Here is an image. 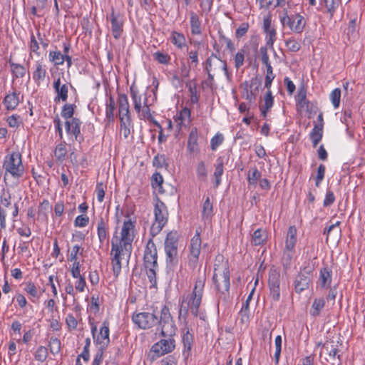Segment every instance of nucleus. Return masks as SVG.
I'll return each instance as SVG.
<instances>
[{"label":"nucleus","instance_id":"obj_1","mask_svg":"<svg viewBox=\"0 0 365 365\" xmlns=\"http://www.w3.org/2000/svg\"><path fill=\"white\" fill-rule=\"evenodd\" d=\"M133 323L141 329H148L156 325L160 329L163 336H172L175 334L176 327L170 314L169 308L164 305L160 310V316L153 311L150 312L134 313L132 316Z\"/></svg>","mask_w":365,"mask_h":365},{"label":"nucleus","instance_id":"obj_2","mask_svg":"<svg viewBox=\"0 0 365 365\" xmlns=\"http://www.w3.org/2000/svg\"><path fill=\"white\" fill-rule=\"evenodd\" d=\"M217 271H219V268L215 267L212 281L217 291V307L219 309L220 307L225 308L230 301V275L229 267L226 265L223 267L222 272L217 273Z\"/></svg>","mask_w":365,"mask_h":365},{"label":"nucleus","instance_id":"obj_3","mask_svg":"<svg viewBox=\"0 0 365 365\" xmlns=\"http://www.w3.org/2000/svg\"><path fill=\"white\" fill-rule=\"evenodd\" d=\"M178 234L176 231L168 233L165 240L166 263L169 267H175L178 263Z\"/></svg>","mask_w":365,"mask_h":365},{"label":"nucleus","instance_id":"obj_4","mask_svg":"<svg viewBox=\"0 0 365 365\" xmlns=\"http://www.w3.org/2000/svg\"><path fill=\"white\" fill-rule=\"evenodd\" d=\"M157 202L154 207L155 221L150 227V235L152 237L156 236L162 230L168 222V212L165 203L158 197Z\"/></svg>","mask_w":365,"mask_h":365},{"label":"nucleus","instance_id":"obj_5","mask_svg":"<svg viewBox=\"0 0 365 365\" xmlns=\"http://www.w3.org/2000/svg\"><path fill=\"white\" fill-rule=\"evenodd\" d=\"M3 168L6 173H9L15 178H21L24 173V168L22 164L21 155L19 152H13L7 155L3 163Z\"/></svg>","mask_w":365,"mask_h":365},{"label":"nucleus","instance_id":"obj_6","mask_svg":"<svg viewBox=\"0 0 365 365\" xmlns=\"http://www.w3.org/2000/svg\"><path fill=\"white\" fill-rule=\"evenodd\" d=\"M280 21L283 26H287L290 30L296 34H301L306 25L304 17L299 14L289 16L286 9L283 11V14L280 15Z\"/></svg>","mask_w":365,"mask_h":365},{"label":"nucleus","instance_id":"obj_7","mask_svg":"<svg viewBox=\"0 0 365 365\" xmlns=\"http://www.w3.org/2000/svg\"><path fill=\"white\" fill-rule=\"evenodd\" d=\"M118 237L115 236L111 240V255L114 252V255L111 259L113 266V272L115 277H118L121 270V258L122 256H127L128 259L130 258L132 252H126L124 248L118 246L117 242Z\"/></svg>","mask_w":365,"mask_h":365},{"label":"nucleus","instance_id":"obj_8","mask_svg":"<svg viewBox=\"0 0 365 365\" xmlns=\"http://www.w3.org/2000/svg\"><path fill=\"white\" fill-rule=\"evenodd\" d=\"M134 228L135 222H132L130 219L124 221L120 233L121 237L118 244L126 252H132V242L134 236L131 232H133Z\"/></svg>","mask_w":365,"mask_h":365},{"label":"nucleus","instance_id":"obj_9","mask_svg":"<svg viewBox=\"0 0 365 365\" xmlns=\"http://www.w3.org/2000/svg\"><path fill=\"white\" fill-rule=\"evenodd\" d=\"M268 287L269 297L274 302H279L280 299V273L274 267H272L269 272Z\"/></svg>","mask_w":365,"mask_h":365},{"label":"nucleus","instance_id":"obj_10","mask_svg":"<svg viewBox=\"0 0 365 365\" xmlns=\"http://www.w3.org/2000/svg\"><path fill=\"white\" fill-rule=\"evenodd\" d=\"M313 269L310 267H304L297 275L294 280V290L297 293L307 289L312 283Z\"/></svg>","mask_w":365,"mask_h":365},{"label":"nucleus","instance_id":"obj_11","mask_svg":"<svg viewBox=\"0 0 365 365\" xmlns=\"http://www.w3.org/2000/svg\"><path fill=\"white\" fill-rule=\"evenodd\" d=\"M201 242L200 232L197 230L195 235L190 240V258L188 262V265L192 269H195L197 265L201 250Z\"/></svg>","mask_w":365,"mask_h":365},{"label":"nucleus","instance_id":"obj_12","mask_svg":"<svg viewBox=\"0 0 365 365\" xmlns=\"http://www.w3.org/2000/svg\"><path fill=\"white\" fill-rule=\"evenodd\" d=\"M173 336H168L167 339H161L152 346L151 351L155 354V356L159 357L174 350L175 341Z\"/></svg>","mask_w":365,"mask_h":365},{"label":"nucleus","instance_id":"obj_13","mask_svg":"<svg viewBox=\"0 0 365 365\" xmlns=\"http://www.w3.org/2000/svg\"><path fill=\"white\" fill-rule=\"evenodd\" d=\"M93 339L96 344L99 346L97 352L101 353V351L102 353H104L110 342L109 322L108 321H104L102 323L99 334L95 336Z\"/></svg>","mask_w":365,"mask_h":365},{"label":"nucleus","instance_id":"obj_14","mask_svg":"<svg viewBox=\"0 0 365 365\" xmlns=\"http://www.w3.org/2000/svg\"><path fill=\"white\" fill-rule=\"evenodd\" d=\"M323 349L328 354L329 358L326 359L327 361H331L332 364H334L336 360L338 359V364H341L342 359L341 355L339 354V341H327L323 344Z\"/></svg>","mask_w":365,"mask_h":365},{"label":"nucleus","instance_id":"obj_15","mask_svg":"<svg viewBox=\"0 0 365 365\" xmlns=\"http://www.w3.org/2000/svg\"><path fill=\"white\" fill-rule=\"evenodd\" d=\"M118 115L120 122L121 118L123 120H128L130 121V111H129V103L128 97L124 93H119L118 97Z\"/></svg>","mask_w":365,"mask_h":365},{"label":"nucleus","instance_id":"obj_16","mask_svg":"<svg viewBox=\"0 0 365 365\" xmlns=\"http://www.w3.org/2000/svg\"><path fill=\"white\" fill-rule=\"evenodd\" d=\"M53 88L56 93L54 101L56 102L62 101H66L68 99V86L67 83L61 84V78H58L53 82Z\"/></svg>","mask_w":365,"mask_h":365},{"label":"nucleus","instance_id":"obj_17","mask_svg":"<svg viewBox=\"0 0 365 365\" xmlns=\"http://www.w3.org/2000/svg\"><path fill=\"white\" fill-rule=\"evenodd\" d=\"M110 22L113 36L115 39H118L123 32V21L119 15L112 12L110 14Z\"/></svg>","mask_w":365,"mask_h":365},{"label":"nucleus","instance_id":"obj_18","mask_svg":"<svg viewBox=\"0 0 365 365\" xmlns=\"http://www.w3.org/2000/svg\"><path fill=\"white\" fill-rule=\"evenodd\" d=\"M206 280L205 271L201 272L198 270V274L195 281V287L192 292V295H197L202 297L203 289Z\"/></svg>","mask_w":365,"mask_h":365},{"label":"nucleus","instance_id":"obj_19","mask_svg":"<svg viewBox=\"0 0 365 365\" xmlns=\"http://www.w3.org/2000/svg\"><path fill=\"white\" fill-rule=\"evenodd\" d=\"M182 340L184 346L182 354L185 358H188L193 344V336L190 333L188 329L186 332L183 334Z\"/></svg>","mask_w":365,"mask_h":365},{"label":"nucleus","instance_id":"obj_20","mask_svg":"<svg viewBox=\"0 0 365 365\" xmlns=\"http://www.w3.org/2000/svg\"><path fill=\"white\" fill-rule=\"evenodd\" d=\"M331 270L328 267H324L321 269L319 283L322 288L329 287L331 282Z\"/></svg>","mask_w":365,"mask_h":365},{"label":"nucleus","instance_id":"obj_21","mask_svg":"<svg viewBox=\"0 0 365 365\" xmlns=\"http://www.w3.org/2000/svg\"><path fill=\"white\" fill-rule=\"evenodd\" d=\"M19 95L16 92L8 94L4 99V103L7 110H14L19 103Z\"/></svg>","mask_w":365,"mask_h":365},{"label":"nucleus","instance_id":"obj_22","mask_svg":"<svg viewBox=\"0 0 365 365\" xmlns=\"http://www.w3.org/2000/svg\"><path fill=\"white\" fill-rule=\"evenodd\" d=\"M297 242V229L295 226H290L288 229L285 247L287 250H293Z\"/></svg>","mask_w":365,"mask_h":365},{"label":"nucleus","instance_id":"obj_23","mask_svg":"<svg viewBox=\"0 0 365 365\" xmlns=\"http://www.w3.org/2000/svg\"><path fill=\"white\" fill-rule=\"evenodd\" d=\"M197 129L194 127L191 129L187 140V150L190 153L197 150Z\"/></svg>","mask_w":365,"mask_h":365},{"label":"nucleus","instance_id":"obj_24","mask_svg":"<svg viewBox=\"0 0 365 365\" xmlns=\"http://www.w3.org/2000/svg\"><path fill=\"white\" fill-rule=\"evenodd\" d=\"M202 296L198 294L192 295L190 299L188 302V307L192 314L195 317H197L199 308L202 301Z\"/></svg>","mask_w":365,"mask_h":365},{"label":"nucleus","instance_id":"obj_25","mask_svg":"<svg viewBox=\"0 0 365 365\" xmlns=\"http://www.w3.org/2000/svg\"><path fill=\"white\" fill-rule=\"evenodd\" d=\"M115 110V102L114 98L110 96L106 103V117L108 123L113 122L115 120L114 111Z\"/></svg>","mask_w":365,"mask_h":365},{"label":"nucleus","instance_id":"obj_26","mask_svg":"<svg viewBox=\"0 0 365 365\" xmlns=\"http://www.w3.org/2000/svg\"><path fill=\"white\" fill-rule=\"evenodd\" d=\"M130 93L135 111L140 113L142 108L141 96L138 95V91L133 85L130 87Z\"/></svg>","mask_w":365,"mask_h":365},{"label":"nucleus","instance_id":"obj_27","mask_svg":"<svg viewBox=\"0 0 365 365\" xmlns=\"http://www.w3.org/2000/svg\"><path fill=\"white\" fill-rule=\"evenodd\" d=\"M213 215V206L210 202V197L207 196L203 203L202 210V219L204 221L210 220Z\"/></svg>","mask_w":365,"mask_h":365},{"label":"nucleus","instance_id":"obj_28","mask_svg":"<svg viewBox=\"0 0 365 365\" xmlns=\"http://www.w3.org/2000/svg\"><path fill=\"white\" fill-rule=\"evenodd\" d=\"M240 88L242 89V96L245 99L249 101L250 103L254 102L256 100L257 95L252 89L249 91L250 86L247 81H245L240 85Z\"/></svg>","mask_w":365,"mask_h":365},{"label":"nucleus","instance_id":"obj_29","mask_svg":"<svg viewBox=\"0 0 365 365\" xmlns=\"http://www.w3.org/2000/svg\"><path fill=\"white\" fill-rule=\"evenodd\" d=\"M36 70L33 73V79L37 84H39L41 81L45 79L46 71L41 62H36Z\"/></svg>","mask_w":365,"mask_h":365},{"label":"nucleus","instance_id":"obj_30","mask_svg":"<svg viewBox=\"0 0 365 365\" xmlns=\"http://www.w3.org/2000/svg\"><path fill=\"white\" fill-rule=\"evenodd\" d=\"M201 22L197 14L192 11L190 13V27L191 33L194 35H198L201 34L200 29Z\"/></svg>","mask_w":365,"mask_h":365},{"label":"nucleus","instance_id":"obj_31","mask_svg":"<svg viewBox=\"0 0 365 365\" xmlns=\"http://www.w3.org/2000/svg\"><path fill=\"white\" fill-rule=\"evenodd\" d=\"M324 305L325 300L324 298L314 299L310 309V314L313 317L319 316Z\"/></svg>","mask_w":365,"mask_h":365},{"label":"nucleus","instance_id":"obj_32","mask_svg":"<svg viewBox=\"0 0 365 365\" xmlns=\"http://www.w3.org/2000/svg\"><path fill=\"white\" fill-rule=\"evenodd\" d=\"M97 232L100 242L103 243L107 237L106 223L103 217H100L98 222Z\"/></svg>","mask_w":365,"mask_h":365},{"label":"nucleus","instance_id":"obj_33","mask_svg":"<svg viewBox=\"0 0 365 365\" xmlns=\"http://www.w3.org/2000/svg\"><path fill=\"white\" fill-rule=\"evenodd\" d=\"M297 105L301 108H304L306 106L307 110L309 111V102L307 100V92L304 88H299L298 91V93L297 96Z\"/></svg>","mask_w":365,"mask_h":365},{"label":"nucleus","instance_id":"obj_34","mask_svg":"<svg viewBox=\"0 0 365 365\" xmlns=\"http://www.w3.org/2000/svg\"><path fill=\"white\" fill-rule=\"evenodd\" d=\"M323 137V130L321 127H314L309 134V138L312 141L313 147L316 148L318 143L322 140Z\"/></svg>","mask_w":365,"mask_h":365},{"label":"nucleus","instance_id":"obj_35","mask_svg":"<svg viewBox=\"0 0 365 365\" xmlns=\"http://www.w3.org/2000/svg\"><path fill=\"white\" fill-rule=\"evenodd\" d=\"M63 57L60 51H50L48 54V59L54 66L63 65Z\"/></svg>","mask_w":365,"mask_h":365},{"label":"nucleus","instance_id":"obj_36","mask_svg":"<svg viewBox=\"0 0 365 365\" xmlns=\"http://www.w3.org/2000/svg\"><path fill=\"white\" fill-rule=\"evenodd\" d=\"M163 182V178L159 173H155L151 178V185L153 188L158 189L160 193H163L162 184Z\"/></svg>","mask_w":365,"mask_h":365},{"label":"nucleus","instance_id":"obj_37","mask_svg":"<svg viewBox=\"0 0 365 365\" xmlns=\"http://www.w3.org/2000/svg\"><path fill=\"white\" fill-rule=\"evenodd\" d=\"M262 174L256 167L250 170L247 173V181L250 185H256L261 179Z\"/></svg>","mask_w":365,"mask_h":365},{"label":"nucleus","instance_id":"obj_38","mask_svg":"<svg viewBox=\"0 0 365 365\" xmlns=\"http://www.w3.org/2000/svg\"><path fill=\"white\" fill-rule=\"evenodd\" d=\"M9 63L11 68V71L16 78H23L26 74V68L24 66L9 61Z\"/></svg>","mask_w":365,"mask_h":365},{"label":"nucleus","instance_id":"obj_39","mask_svg":"<svg viewBox=\"0 0 365 365\" xmlns=\"http://www.w3.org/2000/svg\"><path fill=\"white\" fill-rule=\"evenodd\" d=\"M141 113L140 114V118L141 119H146L148 120H153V116L150 113V105L148 104V100L147 96L145 97L143 101V108H141Z\"/></svg>","mask_w":365,"mask_h":365},{"label":"nucleus","instance_id":"obj_40","mask_svg":"<svg viewBox=\"0 0 365 365\" xmlns=\"http://www.w3.org/2000/svg\"><path fill=\"white\" fill-rule=\"evenodd\" d=\"M346 35L349 41L355 39L357 36L356 19H351L349 21L346 29Z\"/></svg>","mask_w":365,"mask_h":365},{"label":"nucleus","instance_id":"obj_41","mask_svg":"<svg viewBox=\"0 0 365 365\" xmlns=\"http://www.w3.org/2000/svg\"><path fill=\"white\" fill-rule=\"evenodd\" d=\"M171 42L178 48H182L185 45V38L184 35L177 31H173L172 33Z\"/></svg>","mask_w":365,"mask_h":365},{"label":"nucleus","instance_id":"obj_42","mask_svg":"<svg viewBox=\"0 0 365 365\" xmlns=\"http://www.w3.org/2000/svg\"><path fill=\"white\" fill-rule=\"evenodd\" d=\"M76 106L75 104L66 103L61 110V116L66 119L73 118Z\"/></svg>","mask_w":365,"mask_h":365},{"label":"nucleus","instance_id":"obj_43","mask_svg":"<svg viewBox=\"0 0 365 365\" xmlns=\"http://www.w3.org/2000/svg\"><path fill=\"white\" fill-rule=\"evenodd\" d=\"M158 252L156 255H148L146 256H143L144 265L145 267H152L157 268L158 267Z\"/></svg>","mask_w":365,"mask_h":365},{"label":"nucleus","instance_id":"obj_44","mask_svg":"<svg viewBox=\"0 0 365 365\" xmlns=\"http://www.w3.org/2000/svg\"><path fill=\"white\" fill-rule=\"evenodd\" d=\"M153 164L156 168H163L165 167L168 168L169 166L168 163L167 162V159L165 155L158 154L155 155L153 160Z\"/></svg>","mask_w":365,"mask_h":365},{"label":"nucleus","instance_id":"obj_45","mask_svg":"<svg viewBox=\"0 0 365 365\" xmlns=\"http://www.w3.org/2000/svg\"><path fill=\"white\" fill-rule=\"evenodd\" d=\"M252 241L255 245H261L265 242L264 233L261 229L255 230L252 235Z\"/></svg>","mask_w":365,"mask_h":365},{"label":"nucleus","instance_id":"obj_46","mask_svg":"<svg viewBox=\"0 0 365 365\" xmlns=\"http://www.w3.org/2000/svg\"><path fill=\"white\" fill-rule=\"evenodd\" d=\"M48 346L52 354L56 355L61 350V341L56 337H51L49 341Z\"/></svg>","mask_w":365,"mask_h":365},{"label":"nucleus","instance_id":"obj_47","mask_svg":"<svg viewBox=\"0 0 365 365\" xmlns=\"http://www.w3.org/2000/svg\"><path fill=\"white\" fill-rule=\"evenodd\" d=\"M48 356V350L43 346H40L36 349L34 357L36 361L43 362L44 361Z\"/></svg>","mask_w":365,"mask_h":365},{"label":"nucleus","instance_id":"obj_48","mask_svg":"<svg viewBox=\"0 0 365 365\" xmlns=\"http://www.w3.org/2000/svg\"><path fill=\"white\" fill-rule=\"evenodd\" d=\"M292 250H285L283 252V257H282V264L285 269H288L290 267L291 264V260L292 259Z\"/></svg>","mask_w":365,"mask_h":365},{"label":"nucleus","instance_id":"obj_49","mask_svg":"<svg viewBox=\"0 0 365 365\" xmlns=\"http://www.w3.org/2000/svg\"><path fill=\"white\" fill-rule=\"evenodd\" d=\"M341 98V90L339 88H335L332 91L330 94V100L335 108L339 106Z\"/></svg>","mask_w":365,"mask_h":365},{"label":"nucleus","instance_id":"obj_50","mask_svg":"<svg viewBox=\"0 0 365 365\" xmlns=\"http://www.w3.org/2000/svg\"><path fill=\"white\" fill-rule=\"evenodd\" d=\"M186 87L188 88V91L190 93V101L192 104H195L199 101V96L197 93L196 85L195 84L193 86H191L190 83L188 82L186 83Z\"/></svg>","mask_w":365,"mask_h":365},{"label":"nucleus","instance_id":"obj_51","mask_svg":"<svg viewBox=\"0 0 365 365\" xmlns=\"http://www.w3.org/2000/svg\"><path fill=\"white\" fill-rule=\"evenodd\" d=\"M267 75L265 77V81H264V87L267 88L268 90H269L271 87V84L274 78H275V76L273 74L272 67L267 66Z\"/></svg>","mask_w":365,"mask_h":365},{"label":"nucleus","instance_id":"obj_52","mask_svg":"<svg viewBox=\"0 0 365 365\" xmlns=\"http://www.w3.org/2000/svg\"><path fill=\"white\" fill-rule=\"evenodd\" d=\"M145 269H148L147 272V276L148 277V279L151 284L150 287L155 288L157 287V279H156V268H152V267H145Z\"/></svg>","mask_w":365,"mask_h":365},{"label":"nucleus","instance_id":"obj_53","mask_svg":"<svg viewBox=\"0 0 365 365\" xmlns=\"http://www.w3.org/2000/svg\"><path fill=\"white\" fill-rule=\"evenodd\" d=\"M224 140V137L220 133H217L212 138L210 141V147L212 150H215L219 145H220Z\"/></svg>","mask_w":365,"mask_h":365},{"label":"nucleus","instance_id":"obj_54","mask_svg":"<svg viewBox=\"0 0 365 365\" xmlns=\"http://www.w3.org/2000/svg\"><path fill=\"white\" fill-rule=\"evenodd\" d=\"M153 56L155 60L163 64H168L170 60L169 55L160 51L154 53Z\"/></svg>","mask_w":365,"mask_h":365},{"label":"nucleus","instance_id":"obj_55","mask_svg":"<svg viewBox=\"0 0 365 365\" xmlns=\"http://www.w3.org/2000/svg\"><path fill=\"white\" fill-rule=\"evenodd\" d=\"M326 168L323 164H320L317 168V174L315 178V185L319 187L324 178Z\"/></svg>","mask_w":365,"mask_h":365},{"label":"nucleus","instance_id":"obj_56","mask_svg":"<svg viewBox=\"0 0 365 365\" xmlns=\"http://www.w3.org/2000/svg\"><path fill=\"white\" fill-rule=\"evenodd\" d=\"M66 154V148L64 144H59L55 150V156L59 160H63Z\"/></svg>","mask_w":365,"mask_h":365},{"label":"nucleus","instance_id":"obj_57","mask_svg":"<svg viewBox=\"0 0 365 365\" xmlns=\"http://www.w3.org/2000/svg\"><path fill=\"white\" fill-rule=\"evenodd\" d=\"M286 46L288 48L289 51L292 52H297L298 51L300 48L301 45L300 43L293 38H289L286 41Z\"/></svg>","mask_w":365,"mask_h":365},{"label":"nucleus","instance_id":"obj_58","mask_svg":"<svg viewBox=\"0 0 365 365\" xmlns=\"http://www.w3.org/2000/svg\"><path fill=\"white\" fill-rule=\"evenodd\" d=\"M264 104L262 106L265 107L266 110H269L274 104V97L272 96V92L270 90H268L264 97Z\"/></svg>","mask_w":365,"mask_h":365},{"label":"nucleus","instance_id":"obj_59","mask_svg":"<svg viewBox=\"0 0 365 365\" xmlns=\"http://www.w3.org/2000/svg\"><path fill=\"white\" fill-rule=\"evenodd\" d=\"M130 124V121H128V120H123L121 118L120 133L123 135L125 138H127L130 133V130L129 128Z\"/></svg>","mask_w":365,"mask_h":365},{"label":"nucleus","instance_id":"obj_60","mask_svg":"<svg viewBox=\"0 0 365 365\" xmlns=\"http://www.w3.org/2000/svg\"><path fill=\"white\" fill-rule=\"evenodd\" d=\"M245 51L243 49L238 51L235 56V66L237 69L240 68L244 63Z\"/></svg>","mask_w":365,"mask_h":365},{"label":"nucleus","instance_id":"obj_61","mask_svg":"<svg viewBox=\"0 0 365 365\" xmlns=\"http://www.w3.org/2000/svg\"><path fill=\"white\" fill-rule=\"evenodd\" d=\"M197 175L199 179L205 180L207 177V170L205 163L201 161L198 163L197 168Z\"/></svg>","mask_w":365,"mask_h":365},{"label":"nucleus","instance_id":"obj_62","mask_svg":"<svg viewBox=\"0 0 365 365\" xmlns=\"http://www.w3.org/2000/svg\"><path fill=\"white\" fill-rule=\"evenodd\" d=\"M157 252V248L155 243L153 242L152 239H150L146 245L144 252V256L153 254L156 255Z\"/></svg>","mask_w":365,"mask_h":365},{"label":"nucleus","instance_id":"obj_63","mask_svg":"<svg viewBox=\"0 0 365 365\" xmlns=\"http://www.w3.org/2000/svg\"><path fill=\"white\" fill-rule=\"evenodd\" d=\"M89 222V217L87 215H78L76 217L74 224L76 227H86Z\"/></svg>","mask_w":365,"mask_h":365},{"label":"nucleus","instance_id":"obj_64","mask_svg":"<svg viewBox=\"0 0 365 365\" xmlns=\"http://www.w3.org/2000/svg\"><path fill=\"white\" fill-rule=\"evenodd\" d=\"M83 251V248H81V247L78 245H74L72 248V251L71 255L68 258L70 262L76 261L78 259V254L82 255Z\"/></svg>","mask_w":365,"mask_h":365}]
</instances>
